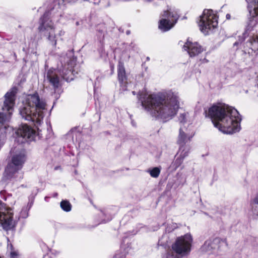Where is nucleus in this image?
<instances>
[{
    "label": "nucleus",
    "instance_id": "4468645a",
    "mask_svg": "<svg viewBox=\"0 0 258 258\" xmlns=\"http://www.w3.org/2000/svg\"><path fill=\"white\" fill-rule=\"evenodd\" d=\"M46 78L49 82L53 86L54 88H57L59 85V79L54 70L48 71Z\"/></svg>",
    "mask_w": 258,
    "mask_h": 258
},
{
    "label": "nucleus",
    "instance_id": "20e7f679",
    "mask_svg": "<svg viewBox=\"0 0 258 258\" xmlns=\"http://www.w3.org/2000/svg\"><path fill=\"white\" fill-rule=\"evenodd\" d=\"M25 160L26 157L24 153L14 155L12 162L5 169L4 180L13 183L20 181L23 178V173L21 171V169Z\"/></svg>",
    "mask_w": 258,
    "mask_h": 258
},
{
    "label": "nucleus",
    "instance_id": "6ab92c4d",
    "mask_svg": "<svg viewBox=\"0 0 258 258\" xmlns=\"http://www.w3.org/2000/svg\"><path fill=\"white\" fill-rule=\"evenodd\" d=\"M249 43L250 44L251 49L254 51L258 50V36H253L249 40Z\"/></svg>",
    "mask_w": 258,
    "mask_h": 258
},
{
    "label": "nucleus",
    "instance_id": "dca6fc26",
    "mask_svg": "<svg viewBox=\"0 0 258 258\" xmlns=\"http://www.w3.org/2000/svg\"><path fill=\"white\" fill-rule=\"evenodd\" d=\"M192 136L188 137L187 135L183 131L181 128L179 130V134L178 137L177 143L180 146H184L186 143L190 140Z\"/></svg>",
    "mask_w": 258,
    "mask_h": 258
},
{
    "label": "nucleus",
    "instance_id": "2eb2a0df",
    "mask_svg": "<svg viewBox=\"0 0 258 258\" xmlns=\"http://www.w3.org/2000/svg\"><path fill=\"white\" fill-rule=\"evenodd\" d=\"M118 79L121 84L126 83L127 79L125 69L123 64L119 62L117 68Z\"/></svg>",
    "mask_w": 258,
    "mask_h": 258
},
{
    "label": "nucleus",
    "instance_id": "7c9ffc66",
    "mask_svg": "<svg viewBox=\"0 0 258 258\" xmlns=\"http://www.w3.org/2000/svg\"><path fill=\"white\" fill-rule=\"evenodd\" d=\"M132 93H133V94L134 95H135V91H133V92H132Z\"/></svg>",
    "mask_w": 258,
    "mask_h": 258
},
{
    "label": "nucleus",
    "instance_id": "f8f14e48",
    "mask_svg": "<svg viewBox=\"0 0 258 258\" xmlns=\"http://www.w3.org/2000/svg\"><path fill=\"white\" fill-rule=\"evenodd\" d=\"M18 138H22L23 140L27 139L33 140L35 135V131L26 124L22 125L16 132Z\"/></svg>",
    "mask_w": 258,
    "mask_h": 258
},
{
    "label": "nucleus",
    "instance_id": "a878e982",
    "mask_svg": "<svg viewBox=\"0 0 258 258\" xmlns=\"http://www.w3.org/2000/svg\"><path fill=\"white\" fill-rule=\"evenodd\" d=\"M64 34V31H63V30H60L59 32V35L60 36H62V35H63Z\"/></svg>",
    "mask_w": 258,
    "mask_h": 258
},
{
    "label": "nucleus",
    "instance_id": "9d476101",
    "mask_svg": "<svg viewBox=\"0 0 258 258\" xmlns=\"http://www.w3.org/2000/svg\"><path fill=\"white\" fill-rule=\"evenodd\" d=\"M11 211V209L6 208L4 204L0 201V223L6 230L10 229L14 226Z\"/></svg>",
    "mask_w": 258,
    "mask_h": 258
},
{
    "label": "nucleus",
    "instance_id": "c85d7f7f",
    "mask_svg": "<svg viewBox=\"0 0 258 258\" xmlns=\"http://www.w3.org/2000/svg\"><path fill=\"white\" fill-rule=\"evenodd\" d=\"M11 254L12 255H15V252H11Z\"/></svg>",
    "mask_w": 258,
    "mask_h": 258
},
{
    "label": "nucleus",
    "instance_id": "72a5a7b5",
    "mask_svg": "<svg viewBox=\"0 0 258 258\" xmlns=\"http://www.w3.org/2000/svg\"><path fill=\"white\" fill-rule=\"evenodd\" d=\"M23 142H24V141H21V143H23Z\"/></svg>",
    "mask_w": 258,
    "mask_h": 258
},
{
    "label": "nucleus",
    "instance_id": "6e6552de",
    "mask_svg": "<svg viewBox=\"0 0 258 258\" xmlns=\"http://www.w3.org/2000/svg\"><path fill=\"white\" fill-rule=\"evenodd\" d=\"M161 16L162 18L159 21V28L163 32L172 28L179 18L177 12L171 9L163 11Z\"/></svg>",
    "mask_w": 258,
    "mask_h": 258
},
{
    "label": "nucleus",
    "instance_id": "2f4dec72",
    "mask_svg": "<svg viewBox=\"0 0 258 258\" xmlns=\"http://www.w3.org/2000/svg\"><path fill=\"white\" fill-rule=\"evenodd\" d=\"M237 44H238V43H237V42H235V43H234V45H237Z\"/></svg>",
    "mask_w": 258,
    "mask_h": 258
},
{
    "label": "nucleus",
    "instance_id": "f03ea898",
    "mask_svg": "<svg viewBox=\"0 0 258 258\" xmlns=\"http://www.w3.org/2000/svg\"><path fill=\"white\" fill-rule=\"evenodd\" d=\"M208 116L221 132L231 134L240 130L241 120L237 110L225 104L219 103L212 106L208 110Z\"/></svg>",
    "mask_w": 258,
    "mask_h": 258
},
{
    "label": "nucleus",
    "instance_id": "f3484780",
    "mask_svg": "<svg viewBox=\"0 0 258 258\" xmlns=\"http://www.w3.org/2000/svg\"><path fill=\"white\" fill-rule=\"evenodd\" d=\"M250 206L251 212L253 213V215L258 216V194L251 200Z\"/></svg>",
    "mask_w": 258,
    "mask_h": 258
},
{
    "label": "nucleus",
    "instance_id": "412c9836",
    "mask_svg": "<svg viewBox=\"0 0 258 258\" xmlns=\"http://www.w3.org/2000/svg\"><path fill=\"white\" fill-rule=\"evenodd\" d=\"M148 172L150 173V174L152 177L157 178L159 175L160 170L158 167H154L152 169L149 170Z\"/></svg>",
    "mask_w": 258,
    "mask_h": 258
},
{
    "label": "nucleus",
    "instance_id": "bb28decb",
    "mask_svg": "<svg viewBox=\"0 0 258 258\" xmlns=\"http://www.w3.org/2000/svg\"><path fill=\"white\" fill-rule=\"evenodd\" d=\"M62 1H63L65 3H71L73 2L74 0H62Z\"/></svg>",
    "mask_w": 258,
    "mask_h": 258
},
{
    "label": "nucleus",
    "instance_id": "423d86ee",
    "mask_svg": "<svg viewBox=\"0 0 258 258\" xmlns=\"http://www.w3.org/2000/svg\"><path fill=\"white\" fill-rule=\"evenodd\" d=\"M200 18L199 26L201 32L205 35L218 25L217 17L212 10H204Z\"/></svg>",
    "mask_w": 258,
    "mask_h": 258
},
{
    "label": "nucleus",
    "instance_id": "7ed1b4c3",
    "mask_svg": "<svg viewBox=\"0 0 258 258\" xmlns=\"http://www.w3.org/2000/svg\"><path fill=\"white\" fill-rule=\"evenodd\" d=\"M46 102L40 98L37 93L29 94L23 101L19 113L25 120L40 123L44 116V111L46 110Z\"/></svg>",
    "mask_w": 258,
    "mask_h": 258
},
{
    "label": "nucleus",
    "instance_id": "c756f323",
    "mask_svg": "<svg viewBox=\"0 0 258 258\" xmlns=\"http://www.w3.org/2000/svg\"><path fill=\"white\" fill-rule=\"evenodd\" d=\"M126 34H130V32H129V31H127V32H126Z\"/></svg>",
    "mask_w": 258,
    "mask_h": 258
},
{
    "label": "nucleus",
    "instance_id": "aec40b11",
    "mask_svg": "<svg viewBox=\"0 0 258 258\" xmlns=\"http://www.w3.org/2000/svg\"><path fill=\"white\" fill-rule=\"evenodd\" d=\"M60 207L63 211L69 212L71 210L72 206L69 201L64 200L61 202Z\"/></svg>",
    "mask_w": 258,
    "mask_h": 258
},
{
    "label": "nucleus",
    "instance_id": "b1692460",
    "mask_svg": "<svg viewBox=\"0 0 258 258\" xmlns=\"http://www.w3.org/2000/svg\"><path fill=\"white\" fill-rule=\"evenodd\" d=\"M174 251L169 252L167 255V258H179V255L177 254H175Z\"/></svg>",
    "mask_w": 258,
    "mask_h": 258
},
{
    "label": "nucleus",
    "instance_id": "0eeeda50",
    "mask_svg": "<svg viewBox=\"0 0 258 258\" xmlns=\"http://www.w3.org/2000/svg\"><path fill=\"white\" fill-rule=\"evenodd\" d=\"M192 241L191 235L186 234L176 239L172 245V249L178 255L184 256L190 252Z\"/></svg>",
    "mask_w": 258,
    "mask_h": 258
},
{
    "label": "nucleus",
    "instance_id": "1a4fd4ad",
    "mask_svg": "<svg viewBox=\"0 0 258 258\" xmlns=\"http://www.w3.org/2000/svg\"><path fill=\"white\" fill-rule=\"evenodd\" d=\"M227 246L226 239L217 237L206 240L202 246L201 250L209 254H218V252Z\"/></svg>",
    "mask_w": 258,
    "mask_h": 258
},
{
    "label": "nucleus",
    "instance_id": "ddd939ff",
    "mask_svg": "<svg viewBox=\"0 0 258 258\" xmlns=\"http://www.w3.org/2000/svg\"><path fill=\"white\" fill-rule=\"evenodd\" d=\"M183 48L187 50L190 57L195 56L203 51L202 46L197 42L192 43L187 40L186 42L183 45Z\"/></svg>",
    "mask_w": 258,
    "mask_h": 258
},
{
    "label": "nucleus",
    "instance_id": "39448f33",
    "mask_svg": "<svg viewBox=\"0 0 258 258\" xmlns=\"http://www.w3.org/2000/svg\"><path fill=\"white\" fill-rule=\"evenodd\" d=\"M38 29L46 37L48 44L52 47H55L57 39L53 23L49 20V12H45L41 18L40 24Z\"/></svg>",
    "mask_w": 258,
    "mask_h": 258
},
{
    "label": "nucleus",
    "instance_id": "473e14b6",
    "mask_svg": "<svg viewBox=\"0 0 258 258\" xmlns=\"http://www.w3.org/2000/svg\"><path fill=\"white\" fill-rule=\"evenodd\" d=\"M246 32H245L243 34V35H246Z\"/></svg>",
    "mask_w": 258,
    "mask_h": 258
},
{
    "label": "nucleus",
    "instance_id": "a211bd4d",
    "mask_svg": "<svg viewBox=\"0 0 258 258\" xmlns=\"http://www.w3.org/2000/svg\"><path fill=\"white\" fill-rule=\"evenodd\" d=\"M189 151V148L188 146H180L179 151L177 153L176 156H178L182 159H184V158L188 156V153Z\"/></svg>",
    "mask_w": 258,
    "mask_h": 258
},
{
    "label": "nucleus",
    "instance_id": "4be33fe9",
    "mask_svg": "<svg viewBox=\"0 0 258 258\" xmlns=\"http://www.w3.org/2000/svg\"><path fill=\"white\" fill-rule=\"evenodd\" d=\"M183 161V159H182L178 156H176V159L173 163V166L174 167L175 169H177L182 164Z\"/></svg>",
    "mask_w": 258,
    "mask_h": 258
},
{
    "label": "nucleus",
    "instance_id": "f257e3e1",
    "mask_svg": "<svg viewBox=\"0 0 258 258\" xmlns=\"http://www.w3.org/2000/svg\"><path fill=\"white\" fill-rule=\"evenodd\" d=\"M138 97L142 106L157 118H171L176 114L179 108L178 96L173 92L166 95H149L146 92H141Z\"/></svg>",
    "mask_w": 258,
    "mask_h": 258
},
{
    "label": "nucleus",
    "instance_id": "5701e85b",
    "mask_svg": "<svg viewBox=\"0 0 258 258\" xmlns=\"http://www.w3.org/2000/svg\"><path fill=\"white\" fill-rule=\"evenodd\" d=\"M70 72V70H62L61 71V75L62 78L65 79L67 81H68V79L66 78V76Z\"/></svg>",
    "mask_w": 258,
    "mask_h": 258
},
{
    "label": "nucleus",
    "instance_id": "cd10ccee",
    "mask_svg": "<svg viewBox=\"0 0 258 258\" xmlns=\"http://www.w3.org/2000/svg\"><path fill=\"white\" fill-rule=\"evenodd\" d=\"M226 17L227 19H230V15L229 14H227L226 16Z\"/></svg>",
    "mask_w": 258,
    "mask_h": 258
},
{
    "label": "nucleus",
    "instance_id": "393cba45",
    "mask_svg": "<svg viewBox=\"0 0 258 258\" xmlns=\"http://www.w3.org/2000/svg\"><path fill=\"white\" fill-rule=\"evenodd\" d=\"M179 121L181 123H184L186 121V114L185 113H182L180 114L179 116Z\"/></svg>",
    "mask_w": 258,
    "mask_h": 258
},
{
    "label": "nucleus",
    "instance_id": "9b49d317",
    "mask_svg": "<svg viewBox=\"0 0 258 258\" xmlns=\"http://www.w3.org/2000/svg\"><path fill=\"white\" fill-rule=\"evenodd\" d=\"M251 18L247 26V30H251L256 24L258 19V0H246Z\"/></svg>",
    "mask_w": 258,
    "mask_h": 258
}]
</instances>
